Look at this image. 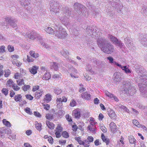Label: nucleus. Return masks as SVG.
<instances>
[{"mask_svg":"<svg viewBox=\"0 0 147 147\" xmlns=\"http://www.w3.org/2000/svg\"><path fill=\"white\" fill-rule=\"evenodd\" d=\"M57 9L59 14V19L63 22H65L69 18L72 13V9L70 8L66 7L63 4L59 3Z\"/></svg>","mask_w":147,"mask_h":147,"instance_id":"obj_1","label":"nucleus"},{"mask_svg":"<svg viewBox=\"0 0 147 147\" xmlns=\"http://www.w3.org/2000/svg\"><path fill=\"white\" fill-rule=\"evenodd\" d=\"M97 44L102 51L108 54H111L114 50V47L104 38H100L97 40Z\"/></svg>","mask_w":147,"mask_h":147,"instance_id":"obj_2","label":"nucleus"},{"mask_svg":"<svg viewBox=\"0 0 147 147\" xmlns=\"http://www.w3.org/2000/svg\"><path fill=\"white\" fill-rule=\"evenodd\" d=\"M136 70L137 73V76L135 78L136 81L137 83H143L144 82L147 85V74L146 70L142 67L136 68Z\"/></svg>","mask_w":147,"mask_h":147,"instance_id":"obj_3","label":"nucleus"},{"mask_svg":"<svg viewBox=\"0 0 147 147\" xmlns=\"http://www.w3.org/2000/svg\"><path fill=\"white\" fill-rule=\"evenodd\" d=\"M123 91L126 94L132 96L136 94L137 90L136 88L131 85L129 80L123 81Z\"/></svg>","mask_w":147,"mask_h":147,"instance_id":"obj_4","label":"nucleus"},{"mask_svg":"<svg viewBox=\"0 0 147 147\" xmlns=\"http://www.w3.org/2000/svg\"><path fill=\"white\" fill-rule=\"evenodd\" d=\"M75 10L80 15L84 16L87 15L88 13L86 11V9L84 5L77 2L75 3L74 5Z\"/></svg>","mask_w":147,"mask_h":147,"instance_id":"obj_5","label":"nucleus"},{"mask_svg":"<svg viewBox=\"0 0 147 147\" xmlns=\"http://www.w3.org/2000/svg\"><path fill=\"white\" fill-rule=\"evenodd\" d=\"M96 28L95 26H88L86 28V33L89 36H91L93 38H98L100 36V34L98 35V33H96Z\"/></svg>","mask_w":147,"mask_h":147,"instance_id":"obj_6","label":"nucleus"},{"mask_svg":"<svg viewBox=\"0 0 147 147\" xmlns=\"http://www.w3.org/2000/svg\"><path fill=\"white\" fill-rule=\"evenodd\" d=\"M5 21L7 23L3 22L1 23V25L4 28L7 29L9 28L8 24L11 26L13 28H15L17 26V24L14 22V20L10 17H7L5 18Z\"/></svg>","mask_w":147,"mask_h":147,"instance_id":"obj_7","label":"nucleus"},{"mask_svg":"<svg viewBox=\"0 0 147 147\" xmlns=\"http://www.w3.org/2000/svg\"><path fill=\"white\" fill-rule=\"evenodd\" d=\"M109 5L117 9V11L118 13H121V9L123 6L120 4V0H108Z\"/></svg>","mask_w":147,"mask_h":147,"instance_id":"obj_8","label":"nucleus"},{"mask_svg":"<svg viewBox=\"0 0 147 147\" xmlns=\"http://www.w3.org/2000/svg\"><path fill=\"white\" fill-rule=\"evenodd\" d=\"M55 36L59 38H64L67 36L66 32L63 31L59 27L58 25H56L55 27Z\"/></svg>","mask_w":147,"mask_h":147,"instance_id":"obj_9","label":"nucleus"},{"mask_svg":"<svg viewBox=\"0 0 147 147\" xmlns=\"http://www.w3.org/2000/svg\"><path fill=\"white\" fill-rule=\"evenodd\" d=\"M108 38L113 44L118 46L120 48L123 47L124 44L121 43V40H119L117 38L111 35H109Z\"/></svg>","mask_w":147,"mask_h":147,"instance_id":"obj_10","label":"nucleus"},{"mask_svg":"<svg viewBox=\"0 0 147 147\" xmlns=\"http://www.w3.org/2000/svg\"><path fill=\"white\" fill-rule=\"evenodd\" d=\"M58 4H59V3L57 1H52L51 2L50 11L52 14H54L55 13H57L58 9H57V8Z\"/></svg>","mask_w":147,"mask_h":147,"instance_id":"obj_11","label":"nucleus"},{"mask_svg":"<svg viewBox=\"0 0 147 147\" xmlns=\"http://www.w3.org/2000/svg\"><path fill=\"white\" fill-rule=\"evenodd\" d=\"M141 95L144 97H147V86L144 84L138 83Z\"/></svg>","mask_w":147,"mask_h":147,"instance_id":"obj_12","label":"nucleus"},{"mask_svg":"<svg viewBox=\"0 0 147 147\" xmlns=\"http://www.w3.org/2000/svg\"><path fill=\"white\" fill-rule=\"evenodd\" d=\"M67 99L65 96H63L62 98H57L56 99L57 108L59 109H61L63 107L62 102H66Z\"/></svg>","mask_w":147,"mask_h":147,"instance_id":"obj_13","label":"nucleus"},{"mask_svg":"<svg viewBox=\"0 0 147 147\" xmlns=\"http://www.w3.org/2000/svg\"><path fill=\"white\" fill-rule=\"evenodd\" d=\"M140 42L142 45L147 47V34H142L140 35Z\"/></svg>","mask_w":147,"mask_h":147,"instance_id":"obj_14","label":"nucleus"},{"mask_svg":"<svg viewBox=\"0 0 147 147\" xmlns=\"http://www.w3.org/2000/svg\"><path fill=\"white\" fill-rule=\"evenodd\" d=\"M113 77L114 82H120L121 80V78L120 72H116L113 75Z\"/></svg>","mask_w":147,"mask_h":147,"instance_id":"obj_15","label":"nucleus"},{"mask_svg":"<svg viewBox=\"0 0 147 147\" xmlns=\"http://www.w3.org/2000/svg\"><path fill=\"white\" fill-rule=\"evenodd\" d=\"M56 129V131L55 134L56 135V137L57 138H59L61 136L60 133L62 131L63 128L60 125H58Z\"/></svg>","mask_w":147,"mask_h":147,"instance_id":"obj_16","label":"nucleus"},{"mask_svg":"<svg viewBox=\"0 0 147 147\" xmlns=\"http://www.w3.org/2000/svg\"><path fill=\"white\" fill-rule=\"evenodd\" d=\"M27 36L28 38L32 40L35 39L38 36V34L34 31H32L30 33H28V35Z\"/></svg>","mask_w":147,"mask_h":147,"instance_id":"obj_17","label":"nucleus"},{"mask_svg":"<svg viewBox=\"0 0 147 147\" xmlns=\"http://www.w3.org/2000/svg\"><path fill=\"white\" fill-rule=\"evenodd\" d=\"M11 131L10 129H9V130H8L7 129H5L2 130H0V137L2 138H4V134H11Z\"/></svg>","mask_w":147,"mask_h":147,"instance_id":"obj_18","label":"nucleus"},{"mask_svg":"<svg viewBox=\"0 0 147 147\" xmlns=\"http://www.w3.org/2000/svg\"><path fill=\"white\" fill-rule=\"evenodd\" d=\"M124 42L126 46L128 47H130L133 44L131 43V40L128 37H126L125 38Z\"/></svg>","mask_w":147,"mask_h":147,"instance_id":"obj_19","label":"nucleus"},{"mask_svg":"<svg viewBox=\"0 0 147 147\" xmlns=\"http://www.w3.org/2000/svg\"><path fill=\"white\" fill-rule=\"evenodd\" d=\"M81 97L85 100H89L91 98V95L87 92H85L81 94Z\"/></svg>","mask_w":147,"mask_h":147,"instance_id":"obj_20","label":"nucleus"},{"mask_svg":"<svg viewBox=\"0 0 147 147\" xmlns=\"http://www.w3.org/2000/svg\"><path fill=\"white\" fill-rule=\"evenodd\" d=\"M109 126L112 131L114 132L117 131V128L115 124L113 122H111L109 124Z\"/></svg>","mask_w":147,"mask_h":147,"instance_id":"obj_21","label":"nucleus"},{"mask_svg":"<svg viewBox=\"0 0 147 147\" xmlns=\"http://www.w3.org/2000/svg\"><path fill=\"white\" fill-rule=\"evenodd\" d=\"M38 68L37 66H33L29 69V71L30 73L33 74H35L37 73V71Z\"/></svg>","mask_w":147,"mask_h":147,"instance_id":"obj_22","label":"nucleus"},{"mask_svg":"<svg viewBox=\"0 0 147 147\" xmlns=\"http://www.w3.org/2000/svg\"><path fill=\"white\" fill-rule=\"evenodd\" d=\"M21 4L24 6H28L30 4V0H20Z\"/></svg>","mask_w":147,"mask_h":147,"instance_id":"obj_23","label":"nucleus"},{"mask_svg":"<svg viewBox=\"0 0 147 147\" xmlns=\"http://www.w3.org/2000/svg\"><path fill=\"white\" fill-rule=\"evenodd\" d=\"M43 93V90H38L35 93V95L36 98L39 99L41 96L42 94Z\"/></svg>","mask_w":147,"mask_h":147,"instance_id":"obj_24","label":"nucleus"},{"mask_svg":"<svg viewBox=\"0 0 147 147\" xmlns=\"http://www.w3.org/2000/svg\"><path fill=\"white\" fill-rule=\"evenodd\" d=\"M108 115L111 119H115L116 117V115L115 112L113 110L110 109V111L108 112Z\"/></svg>","mask_w":147,"mask_h":147,"instance_id":"obj_25","label":"nucleus"},{"mask_svg":"<svg viewBox=\"0 0 147 147\" xmlns=\"http://www.w3.org/2000/svg\"><path fill=\"white\" fill-rule=\"evenodd\" d=\"M129 140L130 143L131 144H134L136 145L137 143L136 140L131 135L129 136Z\"/></svg>","mask_w":147,"mask_h":147,"instance_id":"obj_26","label":"nucleus"},{"mask_svg":"<svg viewBox=\"0 0 147 147\" xmlns=\"http://www.w3.org/2000/svg\"><path fill=\"white\" fill-rule=\"evenodd\" d=\"M51 78L50 73L46 72L43 76L42 79L43 80H49Z\"/></svg>","mask_w":147,"mask_h":147,"instance_id":"obj_27","label":"nucleus"},{"mask_svg":"<svg viewBox=\"0 0 147 147\" xmlns=\"http://www.w3.org/2000/svg\"><path fill=\"white\" fill-rule=\"evenodd\" d=\"M101 137L102 140L103 142H105L107 145L109 144V139L107 138H106L103 134H102Z\"/></svg>","mask_w":147,"mask_h":147,"instance_id":"obj_28","label":"nucleus"},{"mask_svg":"<svg viewBox=\"0 0 147 147\" xmlns=\"http://www.w3.org/2000/svg\"><path fill=\"white\" fill-rule=\"evenodd\" d=\"M14 100L17 102H22V100L21 99L22 98V96L21 94H17L14 96Z\"/></svg>","mask_w":147,"mask_h":147,"instance_id":"obj_29","label":"nucleus"},{"mask_svg":"<svg viewBox=\"0 0 147 147\" xmlns=\"http://www.w3.org/2000/svg\"><path fill=\"white\" fill-rule=\"evenodd\" d=\"M45 30L47 33L50 34H53L54 33H55V31H54L51 27H48L46 28Z\"/></svg>","mask_w":147,"mask_h":147,"instance_id":"obj_30","label":"nucleus"},{"mask_svg":"<svg viewBox=\"0 0 147 147\" xmlns=\"http://www.w3.org/2000/svg\"><path fill=\"white\" fill-rule=\"evenodd\" d=\"M61 55L65 57L68 58L69 57V53L67 50L62 51L61 52Z\"/></svg>","mask_w":147,"mask_h":147,"instance_id":"obj_31","label":"nucleus"},{"mask_svg":"<svg viewBox=\"0 0 147 147\" xmlns=\"http://www.w3.org/2000/svg\"><path fill=\"white\" fill-rule=\"evenodd\" d=\"M46 124L48 127L50 129H52L54 128L55 125L52 123H51L49 121H47Z\"/></svg>","mask_w":147,"mask_h":147,"instance_id":"obj_32","label":"nucleus"},{"mask_svg":"<svg viewBox=\"0 0 147 147\" xmlns=\"http://www.w3.org/2000/svg\"><path fill=\"white\" fill-rule=\"evenodd\" d=\"M12 63L14 65H16L18 67L20 66L22 64V63L20 61L16 59H13L12 61Z\"/></svg>","mask_w":147,"mask_h":147,"instance_id":"obj_33","label":"nucleus"},{"mask_svg":"<svg viewBox=\"0 0 147 147\" xmlns=\"http://www.w3.org/2000/svg\"><path fill=\"white\" fill-rule=\"evenodd\" d=\"M51 95L49 94H47L45 95V101L47 103L50 101L51 100Z\"/></svg>","mask_w":147,"mask_h":147,"instance_id":"obj_34","label":"nucleus"},{"mask_svg":"<svg viewBox=\"0 0 147 147\" xmlns=\"http://www.w3.org/2000/svg\"><path fill=\"white\" fill-rule=\"evenodd\" d=\"M58 63L54 62L53 63L51 69H54L55 70L57 71L58 69Z\"/></svg>","mask_w":147,"mask_h":147,"instance_id":"obj_35","label":"nucleus"},{"mask_svg":"<svg viewBox=\"0 0 147 147\" xmlns=\"http://www.w3.org/2000/svg\"><path fill=\"white\" fill-rule=\"evenodd\" d=\"M122 69L127 74H129L131 73V70L128 69L127 66H124Z\"/></svg>","mask_w":147,"mask_h":147,"instance_id":"obj_36","label":"nucleus"},{"mask_svg":"<svg viewBox=\"0 0 147 147\" xmlns=\"http://www.w3.org/2000/svg\"><path fill=\"white\" fill-rule=\"evenodd\" d=\"M97 66L98 68L102 67H104L106 63L104 61H99L97 63Z\"/></svg>","mask_w":147,"mask_h":147,"instance_id":"obj_37","label":"nucleus"},{"mask_svg":"<svg viewBox=\"0 0 147 147\" xmlns=\"http://www.w3.org/2000/svg\"><path fill=\"white\" fill-rule=\"evenodd\" d=\"M13 82L12 80L11 79H9L8 81L7 82V87L9 88L11 86H13V85L14 84H13Z\"/></svg>","mask_w":147,"mask_h":147,"instance_id":"obj_38","label":"nucleus"},{"mask_svg":"<svg viewBox=\"0 0 147 147\" xmlns=\"http://www.w3.org/2000/svg\"><path fill=\"white\" fill-rule=\"evenodd\" d=\"M3 122L4 125L8 127H11V124L10 122L6 120L5 119H3Z\"/></svg>","mask_w":147,"mask_h":147,"instance_id":"obj_39","label":"nucleus"},{"mask_svg":"<svg viewBox=\"0 0 147 147\" xmlns=\"http://www.w3.org/2000/svg\"><path fill=\"white\" fill-rule=\"evenodd\" d=\"M62 92L61 89L58 87L55 88L54 89V92L55 94H60Z\"/></svg>","mask_w":147,"mask_h":147,"instance_id":"obj_40","label":"nucleus"},{"mask_svg":"<svg viewBox=\"0 0 147 147\" xmlns=\"http://www.w3.org/2000/svg\"><path fill=\"white\" fill-rule=\"evenodd\" d=\"M133 123L134 125L137 126L138 127H141V125L139 124V123L137 120L136 119L133 120Z\"/></svg>","mask_w":147,"mask_h":147,"instance_id":"obj_41","label":"nucleus"},{"mask_svg":"<svg viewBox=\"0 0 147 147\" xmlns=\"http://www.w3.org/2000/svg\"><path fill=\"white\" fill-rule=\"evenodd\" d=\"M18 84L19 86H21L22 85H24V80L23 79H20L17 80Z\"/></svg>","mask_w":147,"mask_h":147,"instance_id":"obj_42","label":"nucleus"},{"mask_svg":"<svg viewBox=\"0 0 147 147\" xmlns=\"http://www.w3.org/2000/svg\"><path fill=\"white\" fill-rule=\"evenodd\" d=\"M62 135L63 137L65 138H67L69 136L68 133L65 131H64L62 132Z\"/></svg>","mask_w":147,"mask_h":147,"instance_id":"obj_43","label":"nucleus"},{"mask_svg":"<svg viewBox=\"0 0 147 147\" xmlns=\"http://www.w3.org/2000/svg\"><path fill=\"white\" fill-rule=\"evenodd\" d=\"M93 8L92 10L93 15H96L98 13V9H96L94 7H93Z\"/></svg>","mask_w":147,"mask_h":147,"instance_id":"obj_44","label":"nucleus"},{"mask_svg":"<svg viewBox=\"0 0 147 147\" xmlns=\"http://www.w3.org/2000/svg\"><path fill=\"white\" fill-rule=\"evenodd\" d=\"M61 75L60 74H55L52 76V78L54 79H59V78H61V77H60Z\"/></svg>","mask_w":147,"mask_h":147,"instance_id":"obj_45","label":"nucleus"},{"mask_svg":"<svg viewBox=\"0 0 147 147\" xmlns=\"http://www.w3.org/2000/svg\"><path fill=\"white\" fill-rule=\"evenodd\" d=\"M5 72L4 76L6 77H8L11 74V71L9 69L5 70Z\"/></svg>","mask_w":147,"mask_h":147,"instance_id":"obj_46","label":"nucleus"},{"mask_svg":"<svg viewBox=\"0 0 147 147\" xmlns=\"http://www.w3.org/2000/svg\"><path fill=\"white\" fill-rule=\"evenodd\" d=\"M1 92L5 96H6L8 94V90L7 89L3 88L1 90Z\"/></svg>","mask_w":147,"mask_h":147,"instance_id":"obj_47","label":"nucleus"},{"mask_svg":"<svg viewBox=\"0 0 147 147\" xmlns=\"http://www.w3.org/2000/svg\"><path fill=\"white\" fill-rule=\"evenodd\" d=\"M30 87V86L29 85H25L22 87V89L24 91H26L29 89Z\"/></svg>","mask_w":147,"mask_h":147,"instance_id":"obj_48","label":"nucleus"},{"mask_svg":"<svg viewBox=\"0 0 147 147\" xmlns=\"http://www.w3.org/2000/svg\"><path fill=\"white\" fill-rule=\"evenodd\" d=\"M99 61V60L98 59H96L94 58L92 60V62L93 63V64L94 66H95L96 65H97V63H98V62Z\"/></svg>","mask_w":147,"mask_h":147,"instance_id":"obj_49","label":"nucleus"},{"mask_svg":"<svg viewBox=\"0 0 147 147\" xmlns=\"http://www.w3.org/2000/svg\"><path fill=\"white\" fill-rule=\"evenodd\" d=\"M74 114L76 118H79L80 117V111H76L75 112Z\"/></svg>","mask_w":147,"mask_h":147,"instance_id":"obj_50","label":"nucleus"},{"mask_svg":"<svg viewBox=\"0 0 147 147\" xmlns=\"http://www.w3.org/2000/svg\"><path fill=\"white\" fill-rule=\"evenodd\" d=\"M25 111L26 113L30 115H32V112L31 111L30 109L28 107L25 109Z\"/></svg>","mask_w":147,"mask_h":147,"instance_id":"obj_51","label":"nucleus"},{"mask_svg":"<svg viewBox=\"0 0 147 147\" xmlns=\"http://www.w3.org/2000/svg\"><path fill=\"white\" fill-rule=\"evenodd\" d=\"M12 88L13 90L16 91L19 90L20 88L17 86V85H15V84H13V85Z\"/></svg>","mask_w":147,"mask_h":147,"instance_id":"obj_52","label":"nucleus"},{"mask_svg":"<svg viewBox=\"0 0 147 147\" xmlns=\"http://www.w3.org/2000/svg\"><path fill=\"white\" fill-rule=\"evenodd\" d=\"M46 117L47 119L50 120L53 119V115L48 113L46 115Z\"/></svg>","mask_w":147,"mask_h":147,"instance_id":"obj_53","label":"nucleus"},{"mask_svg":"<svg viewBox=\"0 0 147 147\" xmlns=\"http://www.w3.org/2000/svg\"><path fill=\"white\" fill-rule=\"evenodd\" d=\"M41 123H38L36 124V129L39 131L41 130Z\"/></svg>","mask_w":147,"mask_h":147,"instance_id":"obj_54","label":"nucleus"},{"mask_svg":"<svg viewBox=\"0 0 147 147\" xmlns=\"http://www.w3.org/2000/svg\"><path fill=\"white\" fill-rule=\"evenodd\" d=\"M107 59L109 60L110 63H113L114 64V59L112 57H107Z\"/></svg>","mask_w":147,"mask_h":147,"instance_id":"obj_55","label":"nucleus"},{"mask_svg":"<svg viewBox=\"0 0 147 147\" xmlns=\"http://www.w3.org/2000/svg\"><path fill=\"white\" fill-rule=\"evenodd\" d=\"M7 49L10 52H12L14 51L13 47L12 46H8L7 47Z\"/></svg>","mask_w":147,"mask_h":147,"instance_id":"obj_56","label":"nucleus"},{"mask_svg":"<svg viewBox=\"0 0 147 147\" xmlns=\"http://www.w3.org/2000/svg\"><path fill=\"white\" fill-rule=\"evenodd\" d=\"M86 5L88 8L90 9H92L93 8V6L92 7V5L90 2H87L86 3Z\"/></svg>","mask_w":147,"mask_h":147,"instance_id":"obj_57","label":"nucleus"},{"mask_svg":"<svg viewBox=\"0 0 147 147\" xmlns=\"http://www.w3.org/2000/svg\"><path fill=\"white\" fill-rule=\"evenodd\" d=\"M26 97L27 99L32 100L33 99V97L30 94H26Z\"/></svg>","mask_w":147,"mask_h":147,"instance_id":"obj_58","label":"nucleus"},{"mask_svg":"<svg viewBox=\"0 0 147 147\" xmlns=\"http://www.w3.org/2000/svg\"><path fill=\"white\" fill-rule=\"evenodd\" d=\"M106 94L108 97H109L111 98H113V97H114V95L113 94L110 93L108 92H107L106 93Z\"/></svg>","mask_w":147,"mask_h":147,"instance_id":"obj_59","label":"nucleus"},{"mask_svg":"<svg viewBox=\"0 0 147 147\" xmlns=\"http://www.w3.org/2000/svg\"><path fill=\"white\" fill-rule=\"evenodd\" d=\"M100 129L104 133L106 132L107 131V129L104 126H101Z\"/></svg>","mask_w":147,"mask_h":147,"instance_id":"obj_60","label":"nucleus"},{"mask_svg":"<svg viewBox=\"0 0 147 147\" xmlns=\"http://www.w3.org/2000/svg\"><path fill=\"white\" fill-rule=\"evenodd\" d=\"M66 118L67 120L69 122H71L72 121L71 117H70L69 115L67 114L66 115Z\"/></svg>","mask_w":147,"mask_h":147,"instance_id":"obj_61","label":"nucleus"},{"mask_svg":"<svg viewBox=\"0 0 147 147\" xmlns=\"http://www.w3.org/2000/svg\"><path fill=\"white\" fill-rule=\"evenodd\" d=\"M114 64L118 67L119 68H121L122 69H123V66L121 64L118 63L116 61H114Z\"/></svg>","mask_w":147,"mask_h":147,"instance_id":"obj_62","label":"nucleus"},{"mask_svg":"<svg viewBox=\"0 0 147 147\" xmlns=\"http://www.w3.org/2000/svg\"><path fill=\"white\" fill-rule=\"evenodd\" d=\"M88 129L91 131H94L96 130L95 127H92L90 125H88Z\"/></svg>","mask_w":147,"mask_h":147,"instance_id":"obj_63","label":"nucleus"},{"mask_svg":"<svg viewBox=\"0 0 147 147\" xmlns=\"http://www.w3.org/2000/svg\"><path fill=\"white\" fill-rule=\"evenodd\" d=\"M48 141L51 144H52L53 143V139L51 136H49Z\"/></svg>","mask_w":147,"mask_h":147,"instance_id":"obj_64","label":"nucleus"}]
</instances>
